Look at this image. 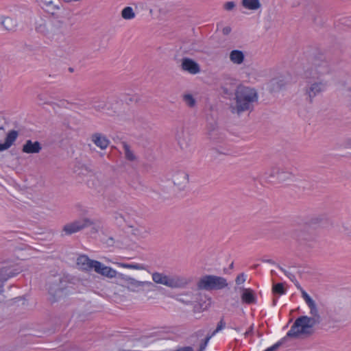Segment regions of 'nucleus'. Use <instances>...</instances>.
<instances>
[{"label": "nucleus", "mask_w": 351, "mask_h": 351, "mask_svg": "<svg viewBox=\"0 0 351 351\" xmlns=\"http://www.w3.org/2000/svg\"><path fill=\"white\" fill-rule=\"evenodd\" d=\"M328 87V82L324 80H309L304 89L306 99L309 103H313V99L318 95L326 91Z\"/></svg>", "instance_id": "6"}, {"label": "nucleus", "mask_w": 351, "mask_h": 351, "mask_svg": "<svg viewBox=\"0 0 351 351\" xmlns=\"http://www.w3.org/2000/svg\"><path fill=\"white\" fill-rule=\"evenodd\" d=\"M122 279L126 282V288L132 292H138L142 291L144 287H151L152 282L149 281H140L129 276H125L121 274Z\"/></svg>", "instance_id": "9"}, {"label": "nucleus", "mask_w": 351, "mask_h": 351, "mask_svg": "<svg viewBox=\"0 0 351 351\" xmlns=\"http://www.w3.org/2000/svg\"><path fill=\"white\" fill-rule=\"evenodd\" d=\"M1 25H3L5 29L12 30L16 26V22L10 17H5L1 21Z\"/></svg>", "instance_id": "22"}, {"label": "nucleus", "mask_w": 351, "mask_h": 351, "mask_svg": "<svg viewBox=\"0 0 351 351\" xmlns=\"http://www.w3.org/2000/svg\"><path fill=\"white\" fill-rule=\"evenodd\" d=\"M233 267V263L230 265V267L232 268Z\"/></svg>", "instance_id": "47"}, {"label": "nucleus", "mask_w": 351, "mask_h": 351, "mask_svg": "<svg viewBox=\"0 0 351 351\" xmlns=\"http://www.w3.org/2000/svg\"><path fill=\"white\" fill-rule=\"evenodd\" d=\"M302 293V296L303 299L305 300L306 303L309 304L310 303L314 302V300L308 295V294L301 287V289H299Z\"/></svg>", "instance_id": "33"}, {"label": "nucleus", "mask_w": 351, "mask_h": 351, "mask_svg": "<svg viewBox=\"0 0 351 351\" xmlns=\"http://www.w3.org/2000/svg\"><path fill=\"white\" fill-rule=\"evenodd\" d=\"M223 7L226 11H232L236 7V3L234 1H227L223 4Z\"/></svg>", "instance_id": "34"}, {"label": "nucleus", "mask_w": 351, "mask_h": 351, "mask_svg": "<svg viewBox=\"0 0 351 351\" xmlns=\"http://www.w3.org/2000/svg\"><path fill=\"white\" fill-rule=\"evenodd\" d=\"M280 169L277 167H272L270 171L268 173V176L267 178H278L280 173Z\"/></svg>", "instance_id": "31"}, {"label": "nucleus", "mask_w": 351, "mask_h": 351, "mask_svg": "<svg viewBox=\"0 0 351 351\" xmlns=\"http://www.w3.org/2000/svg\"><path fill=\"white\" fill-rule=\"evenodd\" d=\"M241 4L245 8L251 10H258L261 6L259 0H242Z\"/></svg>", "instance_id": "19"}, {"label": "nucleus", "mask_w": 351, "mask_h": 351, "mask_svg": "<svg viewBox=\"0 0 351 351\" xmlns=\"http://www.w3.org/2000/svg\"><path fill=\"white\" fill-rule=\"evenodd\" d=\"M213 336L212 335H208L205 339L201 343L200 346H199V351H204L206 346H207V344L209 341V340L210 339V338L212 337Z\"/></svg>", "instance_id": "37"}, {"label": "nucleus", "mask_w": 351, "mask_h": 351, "mask_svg": "<svg viewBox=\"0 0 351 351\" xmlns=\"http://www.w3.org/2000/svg\"><path fill=\"white\" fill-rule=\"evenodd\" d=\"M330 71V67L326 60L315 58L311 65L304 69V77L307 80H319Z\"/></svg>", "instance_id": "4"}, {"label": "nucleus", "mask_w": 351, "mask_h": 351, "mask_svg": "<svg viewBox=\"0 0 351 351\" xmlns=\"http://www.w3.org/2000/svg\"><path fill=\"white\" fill-rule=\"evenodd\" d=\"M114 217H115L116 219H118V218H119V215H117V216L116 215Z\"/></svg>", "instance_id": "46"}, {"label": "nucleus", "mask_w": 351, "mask_h": 351, "mask_svg": "<svg viewBox=\"0 0 351 351\" xmlns=\"http://www.w3.org/2000/svg\"><path fill=\"white\" fill-rule=\"evenodd\" d=\"M183 101L189 108H193L196 105V100L191 94H185L183 95Z\"/></svg>", "instance_id": "25"}, {"label": "nucleus", "mask_w": 351, "mask_h": 351, "mask_svg": "<svg viewBox=\"0 0 351 351\" xmlns=\"http://www.w3.org/2000/svg\"><path fill=\"white\" fill-rule=\"evenodd\" d=\"M121 16L125 20H131L135 17V13L132 7L128 6L122 10Z\"/></svg>", "instance_id": "21"}, {"label": "nucleus", "mask_w": 351, "mask_h": 351, "mask_svg": "<svg viewBox=\"0 0 351 351\" xmlns=\"http://www.w3.org/2000/svg\"><path fill=\"white\" fill-rule=\"evenodd\" d=\"M172 180L175 185L183 189L189 183V175L184 171H177L173 173Z\"/></svg>", "instance_id": "12"}, {"label": "nucleus", "mask_w": 351, "mask_h": 351, "mask_svg": "<svg viewBox=\"0 0 351 351\" xmlns=\"http://www.w3.org/2000/svg\"><path fill=\"white\" fill-rule=\"evenodd\" d=\"M234 101L230 106L232 113L241 114L245 111H252L257 103L258 96L256 89L248 86H240L235 91Z\"/></svg>", "instance_id": "2"}, {"label": "nucleus", "mask_w": 351, "mask_h": 351, "mask_svg": "<svg viewBox=\"0 0 351 351\" xmlns=\"http://www.w3.org/2000/svg\"><path fill=\"white\" fill-rule=\"evenodd\" d=\"M272 291L274 294L284 295L286 293V289L283 283H277L273 285Z\"/></svg>", "instance_id": "27"}, {"label": "nucleus", "mask_w": 351, "mask_h": 351, "mask_svg": "<svg viewBox=\"0 0 351 351\" xmlns=\"http://www.w3.org/2000/svg\"><path fill=\"white\" fill-rule=\"evenodd\" d=\"M278 267L282 271L284 272V274L289 278V279L294 283L295 286L297 287L298 289H301V286L300 283L296 280L295 276L293 274L288 272L287 271H286L280 266Z\"/></svg>", "instance_id": "26"}, {"label": "nucleus", "mask_w": 351, "mask_h": 351, "mask_svg": "<svg viewBox=\"0 0 351 351\" xmlns=\"http://www.w3.org/2000/svg\"><path fill=\"white\" fill-rule=\"evenodd\" d=\"M123 149L124 151L125 157L127 160L130 161H134L136 160V156L128 143L125 142L123 143Z\"/></svg>", "instance_id": "20"}, {"label": "nucleus", "mask_w": 351, "mask_h": 351, "mask_svg": "<svg viewBox=\"0 0 351 351\" xmlns=\"http://www.w3.org/2000/svg\"><path fill=\"white\" fill-rule=\"evenodd\" d=\"M107 103L105 102H99L95 104L93 106L94 109L99 112H106Z\"/></svg>", "instance_id": "30"}, {"label": "nucleus", "mask_w": 351, "mask_h": 351, "mask_svg": "<svg viewBox=\"0 0 351 351\" xmlns=\"http://www.w3.org/2000/svg\"><path fill=\"white\" fill-rule=\"evenodd\" d=\"M245 59V56L243 51L240 50H232L230 53V61L236 64H241L243 62Z\"/></svg>", "instance_id": "18"}, {"label": "nucleus", "mask_w": 351, "mask_h": 351, "mask_svg": "<svg viewBox=\"0 0 351 351\" xmlns=\"http://www.w3.org/2000/svg\"><path fill=\"white\" fill-rule=\"evenodd\" d=\"M252 331V326H251L250 328L244 333V335L245 337L248 336L250 334H251Z\"/></svg>", "instance_id": "41"}, {"label": "nucleus", "mask_w": 351, "mask_h": 351, "mask_svg": "<svg viewBox=\"0 0 351 351\" xmlns=\"http://www.w3.org/2000/svg\"><path fill=\"white\" fill-rule=\"evenodd\" d=\"M225 327V322L223 321V319H221L219 322L217 324V328L213 332V333L210 335L212 336H214L216 333L221 330Z\"/></svg>", "instance_id": "36"}, {"label": "nucleus", "mask_w": 351, "mask_h": 351, "mask_svg": "<svg viewBox=\"0 0 351 351\" xmlns=\"http://www.w3.org/2000/svg\"><path fill=\"white\" fill-rule=\"evenodd\" d=\"M91 141L101 149H106L110 145V140L106 137V135L95 132L90 136Z\"/></svg>", "instance_id": "14"}, {"label": "nucleus", "mask_w": 351, "mask_h": 351, "mask_svg": "<svg viewBox=\"0 0 351 351\" xmlns=\"http://www.w3.org/2000/svg\"><path fill=\"white\" fill-rule=\"evenodd\" d=\"M152 278L155 283L162 285L171 289L184 288L191 282L189 278L183 276H168L164 273L157 271L152 274Z\"/></svg>", "instance_id": "3"}, {"label": "nucleus", "mask_w": 351, "mask_h": 351, "mask_svg": "<svg viewBox=\"0 0 351 351\" xmlns=\"http://www.w3.org/2000/svg\"><path fill=\"white\" fill-rule=\"evenodd\" d=\"M345 99L347 106L351 109V88H349L346 90Z\"/></svg>", "instance_id": "38"}, {"label": "nucleus", "mask_w": 351, "mask_h": 351, "mask_svg": "<svg viewBox=\"0 0 351 351\" xmlns=\"http://www.w3.org/2000/svg\"><path fill=\"white\" fill-rule=\"evenodd\" d=\"M1 282L6 281L10 278L14 277L20 273L21 269L14 263H1Z\"/></svg>", "instance_id": "10"}, {"label": "nucleus", "mask_w": 351, "mask_h": 351, "mask_svg": "<svg viewBox=\"0 0 351 351\" xmlns=\"http://www.w3.org/2000/svg\"><path fill=\"white\" fill-rule=\"evenodd\" d=\"M117 215H119L120 219L123 218V217H122V215L121 214H117Z\"/></svg>", "instance_id": "45"}, {"label": "nucleus", "mask_w": 351, "mask_h": 351, "mask_svg": "<svg viewBox=\"0 0 351 351\" xmlns=\"http://www.w3.org/2000/svg\"><path fill=\"white\" fill-rule=\"evenodd\" d=\"M308 306L310 308L311 317L304 315L298 317L287 333V337L298 338L300 336L307 337L313 334V327L320 323L321 317L315 301L308 304Z\"/></svg>", "instance_id": "1"}, {"label": "nucleus", "mask_w": 351, "mask_h": 351, "mask_svg": "<svg viewBox=\"0 0 351 351\" xmlns=\"http://www.w3.org/2000/svg\"><path fill=\"white\" fill-rule=\"evenodd\" d=\"M45 4H46V5H48V6H51V5H52V1H48V2H46V3H45Z\"/></svg>", "instance_id": "43"}, {"label": "nucleus", "mask_w": 351, "mask_h": 351, "mask_svg": "<svg viewBox=\"0 0 351 351\" xmlns=\"http://www.w3.org/2000/svg\"><path fill=\"white\" fill-rule=\"evenodd\" d=\"M228 285L225 278L215 275H205L199 278L197 284L198 289L206 291L221 290Z\"/></svg>", "instance_id": "5"}, {"label": "nucleus", "mask_w": 351, "mask_h": 351, "mask_svg": "<svg viewBox=\"0 0 351 351\" xmlns=\"http://www.w3.org/2000/svg\"><path fill=\"white\" fill-rule=\"evenodd\" d=\"M242 290L241 300L243 303L247 304L256 303V298L252 289L243 288Z\"/></svg>", "instance_id": "17"}, {"label": "nucleus", "mask_w": 351, "mask_h": 351, "mask_svg": "<svg viewBox=\"0 0 351 351\" xmlns=\"http://www.w3.org/2000/svg\"><path fill=\"white\" fill-rule=\"evenodd\" d=\"M121 104L115 99L107 102L106 112L109 116L114 117L117 121H129L132 119L130 113L121 110Z\"/></svg>", "instance_id": "7"}, {"label": "nucleus", "mask_w": 351, "mask_h": 351, "mask_svg": "<svg viewBox=\"0 0 351 351\" xmlns=\"http://www.w3.org/2000/svg\"><path fill=\"white\" fill-rule=\"evenodd\" d=\"M181 68L183 71L192 75H195L200 72L199 65L189 58H184L182 60Z\"/></svg>", "instance_id": "11"}, {"label": "nucleus", "mask_w": 351, "mask_h": 351, "mask_svg": "<svg viewBox=\"0 0 351 351\" xmlns=\"http://www.w3.org/2000/svg\"><path fill=\"white\" fill-rule=\"evenodd\" d=\"M58 9H59V8L58 6L53 5V8H52L53 11H55L56 10H58Z\"/></svg>", "instance_id": "44"}, {"label": "nucleus", "mask_w": 351, "mask_h": 351, "mask_svg": "<svg viewBox=\"0 0 351 351\" xmlns=\"http://www.w3.org/2000/svg\"><path fill=\"white\" fill-rule=\"evenodd\" d=\"M19 136V132L16 130H12L6 134L4 142L1 143V151L10 148L16 141Z\"/></svg>", "instance_id": "15"}, {"label": "nucleus", "mask_w": 351, "mask_h": 351, "mask_svg": "<svg viewBox=\"0 0 351 351\" xmlns=\"http://www.w3.org/2000/svg\"><path fill=\"white\" fill-rule=\"evenodd\" d=\"M62 291L63 290L62 289H58L57 290H53V289L51 287H49V293L53 298H55L56 296L59 297L60 293H61L62 292ZM51 302H53L56 301V298L51 299Z\"/></svg>", "instance_id": "29"}, {"label": "nucleus", "mask_w": 351, "mask_h": 351, "mask_svg": "<svg viewBox=\"0 0 351 351\" xmlns=\"http://www.w3.org/2000/svg\"><path fill=\"white\" fill-rule=\"evenodd\" d=\"M95 260L90 259L86 255H80L77 258V266L84 271H91Z\"/></svg>", "instance_id": "16"}, {"label": "nucleus", "mask_w": 351, "mask_h": 351, "mask_svg": "<svg viewBox=\"0 0 351 351\" xmlns=\"http://www.w3.org/2000/svg\"><path fill=\"white\" fill-rule=\"evenodd\" d=\"M117 271L115 269H112L110 267L106 266L101 275L108 278H113L117 276Z\"/></svg>", "instance_id": "24"}, {"label": "nucleus", "mask_w": 351, "mask_h": 351, "mask_svg": "<svg viewBox=\"0 0 351 351\" xmlns=\"http://www.w3.org/2000/svg\"><path fill=\"white\" fill-rule=\"evenodd\" d=\"M231 27L226 26L222 29V33L223 35H228L231 32Z\"/></svg>", "instance_id": "40"}, {"label": "nucleus", "mask_w": 351, "mask_h": 351, "mask_svg": "<svg viewBox=\"0 0 351 351\" xmlns=\"http://www.w3.org/2000/svg\"><path fill=\"white\" fill-rule=\"evenodd\" d=\"M121 266L124 268L136 269V270H147V266L141 263H124Z\"/></svg>", "instance_id": "23"}, {"label": "nucleus", "mask_w": 351, "mask_h": 351, "mask_svg": "<svg viewBox=\"0 0 351 351\" xmlns=\"http://www.w3.org/2000/svg\"><path fill=\"white\" fill-rule=\"evenodd\" d=\"M264 261L267 262V263H271V264L274 263V262L271 259H268V260H266V261Z\"/></svg>", "instance_id": "42"}, {"label": "nucleus", "mask_w": 351, "mask_h": 351, "mask_svg": "<svg viewBox=\"0 0 351 351\" xmlns=\"http://www.w3.org/2000/svg\"><path fill=\"white\" fill-rule=\"evenodd\" d=\"M136 99H137L136 97L134 96H126V95H123L122 99H121L122 101H124L127 103L135 101H136Z\"/></svg>", "instance_id": "39"}, {"label": "nucleus", "mask_w": 351, "mask_h": 351, "mask_svg": "<svg viewBox=\"0 0 351 351\" xmlns=\"http://www.w3.org/2000/svg\"><path fill=\"white\" fill-rule=\"evenodd\" d=\"M246 280V275L243 273H241L237 276L235 280V282L237 285H242Z\"/></svg>", "instance_id": "35"}, {"label": "nucleus", "mask_w": 351, "mask_h": 351, "mask_svg": "<svg viewBox=\"0 0 351 351\" xmlns=\"http://www.w3.org/2000/svg\"><path fill=\"white\" fill-rule=\"evenodd\" d=\"M93 263V265H92V270H94L96 273L101 275L104 269V267H106V265L98 261H95V262Z\"/></svg>", "instance_id": "28"}, {"label": "nucleus", "mask_w": 351, "mask_h": 351, "mask_svg": "<svg viewBox=\"0 0 351 351\" xmlns=\"http://www.w3.org/2000/svg\"><path fill=\"white\" fill-rule=\"evenodd\" d=\"M286 337H287L286 336L285 337L282 339L280 341H278L277 343L274 344L272 346L267 348L264 351H276L279 348V347L282 344V343L284 342V340L285 339Z\"/></svg>", "instance_id": "32"}, {"label": "nucleus", "mask_w": 351, "mask_h": 351, "mask_svg": "<svg viewBox=\"0 0 351 351\" xmlns=\"http://www.w3.org/2000/svg\"><path fill=\"white\" fill-rule=\"evenodd\" d=\"M42 150V145L38 141L27 140L22 146V152L27 154H36Z\"/></svg>", "instance_id": "13"}, {"label": "nucleus", "mask_w": 351, "mask_h": 351, "mask_svg": "<svg viewBox=\"0 0 351 351\" xmlns=\"http://www.w3.org/2000/svg\"><path fill=\"white\" fill-rule=\"evenodd\" d=\"M93 224L88 218H82L68 223L63 226L62 230L67 235L76 233Z\"/></svg>", "instance_id": "8"}]
</instances>
